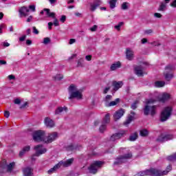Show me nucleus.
<instances>
[{
	"label": "nucleus",
	"instance_id": "nucleus-1",
	"mask_svg": "<svg viewBox=\"0 0 176 176\" xmlns=\"http://www.w3.org/2000/svg\"><path fill=\"white\" fill-rule=\"evenodd\" d=\"M155 102H156V100L153 98L149 99L146 102V105L144 109V113L146 116H148V115L155 116V115H156L157 107L155 105L151 106V104H155Z\"/></svg>",
	"mask_w": 176,
	"mask_h": 176
},
{
	"label": "nucleus",
	"instance_id": "nucleus-2",
	"mask_svg": "<svg viewBox=\"0 0 176 176\" xmlns=\"http://www.w3.org/2000/svg\"><path fill=\"white\" fill-rule=\"evenodd\" d=\"M164 174H167L166 171L160 172L158 169L156 168H150L149 170H146L144 171H140L135 175V176H146V175H151V176H162Z\"/></svg>",
	"mask_w": 176,
	"mask_h": 176
},
{
	"label": "nucleus",
	"instance_id": "nucleus-3",
	"mask_svg": "<svg viewBox=\"0 0 176 176\" xmlns=\"http://www.w3.org/2000/svg\"><path fill=\"white\" fill-rule=\"evenodd\" d=\"M69 100L72 98H77V100H82V91L76 87V85H71L69 87Z\"/></svg>",
	"mask_w": 176,
	"mask_h": 176
},
{
	"label": "nucleus",
	"instance_id": "nucleus-4",
	"mask_svg": "<svg viewBox=\"0 0 176 176\" xmlns=\"http://www.w3.org/2000/svg\"><path fill=\"white\" fill-rule=\"evenodd\" d=\"M174 66L171 65H168L165 67L164 78L165 80H166V82H170L171 79L174 78V73H173V71H174Z\"/></svg>",
	"mask_w": 176,
	"mask_h": 176
},
{
	"label": "nucleus",
	"instance_id": "nucleus-5",
	"mask_svg": "<svg viewBox=\"0 0 176 176\" xmlns=\"http://www.w3.org/2000/svg\"><path fill=\"white\" fill-rule=\"evenodd\" d=\"M172 112H173L172 107H165L161 113V117H160L161 122H166V120H168L169 118L171 116Z\"/></svg>",
	"mask_w": 176,
	"mask_h": 176
},
{
	"label": "nucleus",
	"instance_id": "nucleus-6",
	"mask_svg": "<svg viewBox=\"0 0 176 176\" xmlns=\"http://www.w3.org/2000/svg\"><path fill=\"white\" fill-rule=\"evenodd\" d=\"M34 141L36 142H45V131H36L32 135Z\"/></svg>",
	"mask_w": 176,
	"mask_h": 176
},
{
	"label": "nucleus",
	"instance_id": "nucleus-7",
	"mask_svg": "<svg viewBox=\"0 0 176 176\" xmlns=\"http://www.w3.org/2000/svg\"><path fill=\"white\" fill-rule=\"evenodd\" d=\"M45 12V14H47V17H52V19H54V25L55 27H58V25H60V24L58 23V20L57 19V18H56V13L54 12H50V9L49 8H44L43 10H42L40 12V14H43Z\"/></svg>",
	"mask_w": 176,
	"mask_h": 176
},
{
	"label": "nucleus",
	"instance_id": "nucleus-8",
	"mask_svg": "<svg viewBox=\"0 0 176 176\" xmlns=\"http://www.w3.org/2000/svg\"><path fill=\"white\" fill-rule=\"evenodd\" d=\"M104 163L101 161H95L93 164L89 167V173L91 174H96L98 170V168H101Z\"/></svg>",
	"mask_w": 176,
	"mask_h": 176
},
{
	"label": "nucleus",
	"instance_id": "nucleus-9",
	"mask_svg": "<svg viewBox=\"0 0 176 176\" xmlns=\"http://www.w3.org/2000/svg\"><path fill=\"white\" fill-rule=\"evenodd\" d=\"M131 157H133V154L131 152H129L128 153L118 157L114 162V164H122V163L126 162V160L128 159H131Z\"/></svg>",
	"mask_w": 176,
	"mask_h": 176
},
{
	"label": "nucleus",
	"instance_id": "nucleus-10",
	"mask_svg": "<svg viewBox=\"0 0 176 176\" xmlns=\"http://www.w3.org/2000/svg\"><path fill=\"white\" fill-rule=\"evenodd\" d=\"M34 149L36 153L32 157V160H35V156L39 157L41 155H43V153H46V152H47V149H46V148H43L42 145H37L34 146Z\"/></svg>",
	"mask_w": 176,
	"mask_h": 176
},
{
	"label": "nucleus",
	"instance_id": "nucleus-11",
	"mask_svg": "<svg viewBox=\"0 0 176 176\" xmlns=\"http://www.w3.org/2000/svg\"><path fill=\"white\" fill-rule=\"evenodd\" d=\"M58 138V133L57 132H52L48 134L47 137L45 138L44 142L45 144H52L53 141H56Z\"/></svg>",
	"mask_w": 176,
	"mask_h": 176
},
{
	"label": "nucleus",
	"instance_id": "nucleus-12",
	"mask_svg": "<svg viewBox=\"0 0 176 176\" xmlns=\"http://www.w3.org/2000/svg\"><path fill=\"white\" fill-rule=\"evenodd\" d=\"M126 135V131H121L118 133L113 134L110 138V141L114 142V141H117V140H120L122 137H124Z\"/></svg>",
	"mask_w": 176,
	"mask_h": 176
},
{
	"label": "nucleus",
	"instance_id": "nucleus-13",
	"mask_svg": "<svg viewBox=\"0 0 176 176\" xmlns=\"http://www.w3.org/2000/svg\"><path fill=\"white\" fill-rule=\"evenodd\" d=\"M174 137L173 135H164L161 134L156 140L157 142H166L170 140H173Z\"/></svg>",
	"mask_w": 176,
	"mask_h": 176
},
{
	"label": "nucleus",
	"instance_id": "nucleus-14",
	"mask_svg": "<svg viewBox=\"0 0 176 176\" xmlns=\"http://www.w3.org/2000/svg\"><path fill=\"white\" fill-rule=\"evenodd\" d=\"M14 162H11L10 164H6V160H3L2 162H1V167L3 168H7V171L8 173H10V171H12L13 170V167H14Z\"/></svg>",
	"mask_w": 176,
	"mask_h": 176
},
{
	"label": "nucleus",
	"instance_id": "nucleus-15",
	"mask_svg": "<svg viewBox=\"0 0 176 176\" xmlns=\"http://www.w3.org/2000/svg\"><path fill=\"white\" fill-rule=\"evenodd\" d=\"M44 124L47 129H53L55 126L54 121L49 117H46L44 119Z\"/></svg>",
	"mask_w": 176,
	"mask_h": 176
},
{
	"label": "nucleus",
	"instance_id": "nucleus-16",
	"mask_svg": "<svg viewBox=\"0 0 176 176\" xmlns=\"http://www.w3.org/2000/svg\"><path fill=\"white\" fill-rule=\"evenodd\" d=\"M74 158H70L66 161H60L58 162L60 167H69L74 163Z\"/></svg>",
	"mask_w": 176,
	"mask_h": 176
},
{
	"label": "nucleus",
	"instance_id": "nucleus-17",
	"mask_svg": "<svg viewBox=\"0 0 176 176\" xmlns=\"http://www.w3.org/2000/svg\"><path fill=\"white\" fill-rule=\"evenodd\" d=\"M134 70L138 76H144V67L142 65L135 66Z\"/></svg>",
	"mask_w": 176,
	"mask_h": 176
},
{
	"label": "nucleus",
	"instance_id": "nucleus-18",
	"mask_svg": "<svg viewBox=\"0 0 176 176\" xmlns=\"http://www.w3.org/2000/svg\"><path fill=\"white\" fill-rule=\"evenodd\" d=\"M124 109H120L116 111V113L113 115L114 120H119L122 116L124 115Z\"/></svg>",
	"mask_w": 176,
	"mask_h": 176
},
{
	"label": "nucleus",
	"instance_id": "nucleus-19",
	"mask_svg": "<svg viewBox=\"0 0 176 176\" xmlns=\"http://www.w3.org/2000/svg\"><path fill=\"white\" fill-rule=\"evenodd\" d=\"M123 81H113L112 86L114 91H118V89H121L123 86Z\"/></svg>",
	"mask_w": 176,
	"mask_h": 176
},
{
	"label": "nucleus",
	"instance_id": "nucleus-20",
	"mask_svg": "<svg viewBox=\"0 0 176 176\" xmlns=\"http://www.w3.org/2000/svg\"><path fill=\"white\" fill-rule=\"evenodd\" d=\"M158 100L161 102H166V101L170 100V94L163 93L161 96H159Z\"/></svg>",
	"mask_w": 176,
	"mask_h": 176
},
{
	"label": "nucleus",
	"instance_id": "nucleus-21",
	"mask_svg": "<svg viewBox=\"0 0 176 176\" xmlns=\"http://www.w3.org/2000/svg\"><path fill=\"white\" fill-rule=\"evenodd\" d=\"M126 56L127 60L131 61L134 58V51L131 50L130 48L126 49Z\"/></svg>",
	"mask_w": 176,
	"mask_h": 176
},
{
	"label": "nucleus",
	"instance_id": "nucleus-22",
	"mask_svg": "<svg viewBox=\"0 0 176 176\" xmlns=\"http://www.w3.org/2000/svg\"><path fill=\"white\" fill-rule=\"evenodd\" d=\"M30 12V9H28L27 7H22L19 9V13L21 14V17L22 16H27V13Z\"/></svg>",
	"mask_w": 176,
	"mask_h": 176
},
{
	"label": "nucleus",
	"instance_id": "nucleus-23",
	"mask_svg": "<svg viewBox=\"0 0 176 176\" xmlns=\"http://www.w3.org/2000/svg\"><path fill=\"white\" fill-rule=\"evenodd\" d=\"M23 175L24 176H34L32 173V169L31 168H25L23 169Z\"/></svg>",
	"mask_w": 176,
	"mask_h": 176
},
{
	"label": "nucleus",
	"instance_id": "nucleus-24",
	"mask_svg": "<svg viewBox=\"0 0 176 176\" xmlns=\"http://www.w3.org/2000/svg\"><path fill=\"white\" fill-rule=\"evenodd\" d=\"M119 102H120V99L116 98L113 101H111L109 103H105V107H115L117 104H119Z\"/></svg>",
	"mask_w": 176,
	"mask_h": 176
},
{
	"label": "nucleus",
	"instance_id": "nucleus-25",
	"mask_svg": "<svg viewBox=\"0 0 176 176\" xmlns=\"http://www.w3.org/2000/svg\"><path fill=\"white\" fill-rule=\"evenodd\" d=\"M157 10L158 12H166L167 10V4L164 2H161Z\"/></svg>",
	"mask_w": 176,
	"mask_h": 176
},
{
	"label": "nucleus",
	"instance_id": "nucleus-26",
	"mask_svg": "<svg viewBox=\"0 0 176 176\" xmlns=\"http://www.w3.org/2000/svg\"><path fill=\"white\" fill-rule=\"evenodd\" d=\"M121 65L120 62H116V63L111 65L110 69L111 71H116L118 68H120Z\"/></svg>",
	"mask_w": 176,
	"mask_h": 176
},
{
	"label": "nucleus",
	"instance_id": "nucleus-27",
	"mask_svg": "<svg viewBox=\"0 0 176 176\" xmlns=\"http://www.w3.org/2000/svg\"><path fill=\"white\" fill-rule=\"evenodd\" d=\"M30 149H31V147L30 146H26L23 147L22 151L19 153V156L21 157L22 156H24L26 152H29Z\"/></svg>",
	"mask_w": 176,
	"mask_h": 176
},
{
	"label": "nucleus",
	"instance_id": "nucleus-28",
	"mask_svg": "<svg viewBox=\"0 0 176 176\" xmlns=\"http://www.w3.org/2000/svg\"><path fill=\"white\" fill-rule=\"evenodd\" d=\"M109 122H111V115L109 113H107L104 116L102 123L104 124H108Z\"/></svg>",
	"mask_w": 176,
	"mask_h": 176
},
{
	"label": "nucleus",
	"instance_id": "nucleus-29",
	"mask_svg": "<svg viewBox=\"0 0 176 176\" xmlns=\"http://www.w3.org/2000/svg\"><path fill=\"white\" fill-rule=\"evenodd\" d=\"M63 111H65V112H67L68 111V108L64 107H58L56 111H55V115H60Z\"/></svg>",
	"mask_w": 176,
	"mask_h": 176
},
{
	"label": "nucleus",
	"instance_id": "nucleus-30",
	"mask_svg": "<svg viewBox=\"0 0 176 176\" xmlns=\"http://www.w3.org/2000/svg\"><path fill=\"white\" fill-rule=\"evenodd\" d=\"M60 164L58 163L53 168H52L51 169H50L48 170V174H53V173H54L55 171L58 170V168H60Z\"/></svg>",
	"mask_w": 176,
	"mask_h": 176
},
{
	"label": "nucleus",
	"instance_id": "nucleus-31",
	"mask_svg": "<svg viewBox=\"0 0 176 176\" xmlns=\"http://www.w3.org/2000/svg\"><path fill=\"white\" fill-rule=\"evenodd\" d=\"M140 134L141 137H148L149 131H148L146 129H142L140 130Z\"/></svg>",
	"mask_w": 176,
	"mask_h": 176
},
{
	"label": "nucleus",
	"instance_id": "nucleus-32",
	"mask_svg": "<svg viewBox=\"0 0 176 176\" xmlns=\"http://www.w3.org/2000/svg\"><path fill=\"white\" fill-rule=\"evenodd\" d=\"M134 119V117L133 116H129L126 120V122H124V126H127L128 124H130L131 122H133V120Z\"/></svg>",
	"mask_w": 176,
	"mask_h": 176
},
{
	"label": "nucleus",
	"instance_id": "nucleus-33",
	"mask_svg": "<svg viewBox=\"0 0 176 176\" xmlns=\"http://www.w3.org/2000/svg\"><path fill=\"white\" fill-rule=\"evenodd\" d=\"M166 85L164 81H157L155 82V87H163Z\"/></svg>",
	"mask_w": 176,
	"mask_h": 176
},
{
	"label": "nucleus",
	"instance_id": "nucleus-34",
	"mask_svg": "<svg viewBox=\"0 0 176 176\" xmlns=\"http://www.w3.org/2000/svg\"><path fill=\"white\" fill-rule=\"evenodd\" d=\"M137 138H138V134L137 133H134L133 134H131L129 136V141H135V140H137Z\"/></svg>",
	"mask_w": 176,
	"mask_h": 176
},
{
	"label": "nucleus",
	"instance_id": "nucleus-35",
	"mask_svg": "<svg viewBox=\"0 0 176 176\" xmlns=\"http://www.w3.org/2000/svg\"><path fill=\"white\" fill-rule=\"evenodd\" d=\"M116 2H118V0L109 1V5H110L111 9H115V8H116Z\"/></svg>",
	"mask_w": 176,
	"mask_h": 176
},
{
	"label": "nucleus",
	"instance_id": "nucleus-36",
	"mask_svg": "<svg viewBox=\"0 0 176 176\" xmlns=\"http://www.w3.org/2000/svg\"><path fill=\"white\" fill-rule=\"evenodd\" d=\"M100 132L104 133L105 130H107V124H104L102 122V125L100 126Z\"/></svg>",
	"mask_w": 176,
	"mask_h": 176
},
{
	"label": "nucleus",
	"instance_id": "nucleus-37",
	"mask_svg": "<svg viewBox=\"0 0 176 176\" xmlns=\"http://www.w3.org/2000/svg\"><path fill=\"white\" fill-rule=\"evenodd\" d=\"M121 9L122 10H127V9H129V3L124 2L121 6Z\"/></svg>",
	"mask_w": 176,
	"mask_h": 176
},
{
	"label": "nucleus",
	"instance_id": "nucleus-38",
	"mask_svg": "<svg viewBox=\"0 0 176 176\" xmlns=\"http://www.w3.org/2000/svg\"><path fill=\"white\" fill-rule=\"evenodd\" d=\"M76 149V146H74V144H70L66 147V150L68 151H75Z\"/></svg>",
	"mask_w": 176,
	"mask_h": 176
},
{
	"label": "nucleus",
	"instance_id": "nucleus-39",
	"mask_svg": "<svg viewBox=\"0 0 176 176\" xmlns=\"http://www.w3.org/2000/svg\"><path fill=\"white\" fill-rule=\"evenodd\" d=\"M112 100V96L107 95L104 98L105 104H109V102Z\"/></svg>",
	"mask_w": 176,
	"mask_h": 176
},
{
	"label": "nucleus",
	"instance_id": "nucleus-40",
	"mask_svg": "<svg viewBox=\"0 0 176 176\" xmlns=\"http://www.w3.org/2000/svg\"><path fill=\"white\" fill-rule=\"evenodd\" d=\"M123 25V22H120L117 25L114 26V28L117 30V31H120V27Z\"/></svg>",
	"mask_w": 176,
	"mask_h": 176
},
{
	"label": "nucleus",
	"instance_id": "nucleus-41",
	"mask_svg": "<svg viewBox=\"0 0 176 176\" xmlns=\"http://www.w3.org/2000/svg\"><path fill=\"white\" fill-rule=\"evenodd\" d=\"M94 4H95L96 6L98 8V6L102 5V1L101 0H96L95 1H94Z\"/></svg>",
	"mask_w": 176,
	"mask_h": 176
},
{
	"label": "nucleus",
	"instance_id": "nucleus-42",
	"mask_svg": "<svg viewBox=\"0 0 176 176\" xmlns=\"http://www.w3.org/2000/svg\"><path fill=\"white\" fill-rule=\"evenodd\" d=\"M98 29V26L97 25H94V26L89 28L91 32H96V31H97Z\"/></svg>",
	"mask_w": 176,
	"mask_h": 176
},
{
	"label": "nucleus",
	"instance_id": "nucleus-43",
	"mask_svg": "<svg viewBox=\"0 0 176 176\" xmlns=\"http://www.w3.org/2000/svg\"><path fill=\"white\" fill-rule=\"evenodd\" d=\"M98 7L96 6L95 4L93 3H91L90 4V10L91 12H94L96 10V9H97Z\"/></svg>",
	"mask_w": 176,
	"mask_h": 176
},
{
	"label": "nucleus",
	"instance_id": "nucleus-44",
	"mask_svg": "<svg viewBox=\"0 0 176 176\" xmlns=\"http://www.w3.org/2000/svg\"><path fill=\"white\" fill-rule=\"evenodd\" d=\"M43 43H44V45H47V43H50V38L49 37L44 38Z\"/></svg>",
	"mask_w": 176,
	"mask_h": 176
},
{
	"label": "nucleus",
	"instance_id": "nucleus-45",
	"mask_svg": "<svg viewBox=\"0 0 176 176\" xmlns=\"http://www.w3.org/2000/svg\"><path fill=\"white\" fill-rule=\"evenodd\" d=\"M64 76L61 74H58L55 76V80H61Z\"/></svg>",
	"mask_w": 176,
	"mask_h": 176
},
{
	"label": "nucleus",
	"instance_id": "nucleus-46",
	"mask_svg": "<svg viewBox=\"0 0 176 176\" xmlns=\"http://www.w3.org/2000/svg\"><path fill=\"white\" fill-rule=\"evenodd\" d=\"M77 67H83V59L78 60Z\"/></svg>",
	"mask_w": 176,
	"mask_h": 176
},
{
	"label": "nucleus",
	"instance_id": "nucleus-47",
	"mask_svg": "<svg viewBox=\"0 0 176 176\" xmlns=\"http://www.w3.org/2000/svg\"><path fill=\"white\" fill-rule=\"evenodd\" d=\"M162 16H163V15H162V14H160V13L155 12L154 14V17H156L157 19H162Z\"/></svg>",
	"mask_w": 176,
	"mask_h": 176
},
{
	"label": "nucleus",
	"instance_id": "nucleus-48",
	"mask_svg": "<svg viewBox=\"0 0 176 176\" xmlns=\"http://www.w3.org/2000/svg\"><path fill=\"white\" fill-rule=\"evenodd\" d=\"M137 104H138V101H135L133 104H131L132 109H137Z\"/></svg>",
	"mask_w": 176,
	"mask_h": 176
},
{
	"label": "nucleus",
	"instance_id": "nucleus-49",
	"mask_svg": "<svg viewBox=\"0 0 176 176\" xmlns=\"http://www.w3.org/2000/svg\"><path fill=\"white\" fill-rule=\"evenodd\" d=\"M66 20H67V16L65 15H63L60 17V21H61V23H65Z\"/></svg>",
	"mask_w": 176,
	"mask_h": 176
},
{
	"label": "nucleus",
	"instance_id": "nucleus-50",
	"mask_svg": "<svg viewBox=\"0 0 176 176\" xmlns=\"http://www.w3.org/2000/svg\"><path fill=\"white\" fill-rule=\"evenodd\" d=\"M152 32H153V30H152L151 29L146 30L144 31V34L146 35H150V34H152Z\"/></svg>",
	"mask_w": 176,
	"mask_h": 176
},
{
	"label": "nucleus",
	"instance_id": "nucleus-51",
	"mask_svg": "<svg viewBox=\"0 0 176 176\" xmlns=\"http://www.w3.org/2000/svg\"><path fill=\"white\" fill-rule=\"evenodd\" d=\"M2 45L3 46V47H9V46H10V44L6 41H4L2 43Z\"/></svg>",
	"mask_w": 176,
	"mask_h": 176
},
{
	"label": "nucleus",
	"instance_id": "nucleus-52",
	"mask_svg": "<svg viewBox=\"0 0 176 176\" xmlns=\"http://www.w3.org/2000/svg\"><path fill=\"white\" fill-rule=\"evenodd\" d=\"M14 103L19 105V104H21V100L19 98H16L14 100Z\"/></svg>",
	"mask_w": 176,
	"mask_h": 176
},
{
	"label": "nucleus",
	"instance_id": "nucleus-53",
	"mask_svg": "<svg viewBox=\"0 0 176 176\" xmlns=\"http://www.w3.org/2000/svg\"><path fill=\"white\" fill-rule=\"evenodd\" d=\"M32 30H33V32L36 35H38V34H39V31L36 30V28L35 26H33Z\"/></svg>",
	"mask_w": 176,
	"mask_h": 176
},
{
	"label": "nucleus",
	"instance_id": "nucleus-54",
	"mask_svg": "<svg viewBox=\"0 0 176 176\" xmlns=\"http://www.w3.org/2000/svg\"><path fill=\"white\" fill-rule=\"evenodd\" d=\"M75 42H76L75 38H71L69 41V45H73V43H75Z\"/></svg>",
	"mask_w": 176,
	"mask_h": 176
},
{
	"label": "nucleus",
	"instance_id": "nucleus-55",
	"mask_svg": "<svg viewBox=\"0 0 176 176\" xmlns=\"http://www.w3.org/2000/svg\"><path fill=\"white\" fill-rule=\"evenodd\" d=\"M25 38H27V36L23 35V36L19 38V41L20 42H24V41H25Z\"/></svg>",
	"mask_w": 176,
	"mask_h": 176
},
{
	"label": "nucleus",
	"instance_id": "nucleus-56",
	"mask_svg": "<svg viewBox=\"0 0 176 176\" xmlns=\"http://www.w3.org/2000/svg\"><path fill=\"white\" fill-rule=\"evenodd\" d=\"M3 28H5V25L4 24L0 25V34H3V32L2 31Z\"/></svg>",
	"mask_w": 176,
	"mask_h": 176
},
{
	"label": "nucleus",
	"instance_id": "nucleus-57",
	"mask_svg": "<svg viewBox=\"0 0 176 176\" xmlns=\"http://www.w3.org/2000/svg\"><path fill=\"white\" fill-rule=\"evenodd\" d=\"M29 9H30V10L32 12H35V6L34 5L30 6Z\"/></svg>",
	"mask_w": 176,
	"mask_h": 176
},
{
	"label": "nucleus",
	"instance_id": "nucleus-58",
	"mask_svg": "<svg viewBox=\"0 0 176 176\" xmlns=\"http://www.w3.org/2000/svg\"><path fill=\"white\" fill-rule=\"evenodd\" d=\"M4 116H5V118H9V116H10V113L8 111H5Z\"/></svg>",
	"mask_w": 176,
	"mask_h": 176
},
{
	"label": "nucleus",
	"instance_id": "nucleus-59",
	"mask_svg": "<svg viewBox=\"0 0 176 176\" xmlns=\"http://www.w3.org/2000/svg\"><path fill=\"white\" fill-rule=\"evenodd\" d=\"M28 105V102H25L23 104H22L21 107H20V109H24V108H25V107H27Z\"/></svg>",
	"mask_w": 176,
	"mask_h": 176
},
{
	"label": "nucleus",
	"instance_id": "nucleus-60",
	"mask_svg": "<svg viewBox=\"0 0 176 176\" xmlns=\"http://www.w3.org/2000/svg\"><path fill=\"white\" fill-rule=\"evenodd\" d=\"M91 55H87L85 56V59L87 60V61H91Z\"/></svg>",
	"mask_w": 176,
	"mask_h": 176
},
{
	"label": "nucleus",
	"instance_id": "nucleus-61",
	"mask_svg": "<svg viewBox=\"0 0 176 176\" xmlns=\"http://www.w3.org/2000/svg\"><path fill=\"white\" fill-rule=\"evenodd\" d=\"M8 79H10V80H13L16 79V77L11 74V75L8 76Z\"/></svg>",
	"mask_w": 176,
	"mask_h": 176
},
{
	"label": "nucleus",
	"instance_id": "nucleus-62",
	"mask_svg": "<svg viewBox=\"0 0 176 176\" xmlns=\"http://www.w3.org/2000/svg\"><path fill=\"white\" fill-rule=\"evenodd\" d=\"M170 6H172V8H176V0H174V1L170 3Z\"/></svg>",
	"mask_w": 176,
	"mask_h": 176
},
{
	"label": "nucleus",
	"instance_id": "nucleus-63",
	"mask_svg": "<svg viewBox=\"0 0 176 176\" xmlns=\"http://www.w3.org/2000/svg\"><path fill=\"white\" fill-rule=\"evenodd\" d=\"M51 5H54L57 2V0H48Z\"/></svg>",
	"mask_w": 176,
	"mask_h": 176
},
{
	"label": "nucleus",
	"instance_id": "nucleus-64",
	"mask_svg": "<svg viewBox=\"0 0 176 176\" xmlns=\"http://www.w3.org/2000/svg\"><path fill=\"white\" fill-rule=\"evenodd\" d=\"M0 65H6V60H0Z\"/></svg>",
	"mask_w": 176,
	"mask_h": 176
}]
</instances>
